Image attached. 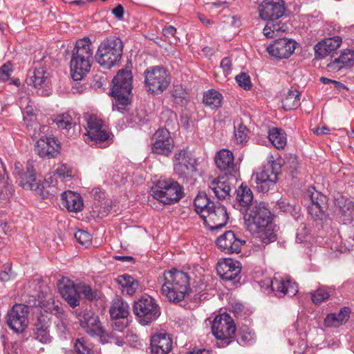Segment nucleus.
<instances>
[{"label":"nucleus","mask_w":354,"mask_h":354,"mask_svg":"<svg viewBox=\"0 0 354 354\" xmlns=\"http://www.w3.org/2000/svg\"><path fill=\"white\" fill-rule=\"evenodd\" d=\"M271 288L275 292L277 297H283L288 295L292 297L298 292V286L295 282H292L290 279H280L274 278L271 281Z\"/></svg>","instance_id":"26"},{"label":"nucleus","mask_w":354,"mask_h":354,"mask_svg":"<svg viewBox=\"0 0 354 354\" xmlns=\"http://www.w3.org/2000/svg\"><path fill=\"white\" fill-rule=\"evenodd\" d=\"M285 10L283 0H264L259 7V16L264 20H277L284 15Z\"/></svg>","instance_id":"17"},{"label":"nucleus","mask_w":354,"mask_h":354,"mask_svg":"<svg viewBox=\"0 0 354 354\" xmlns=\"http://www.w3.org/2000/svg\"><path fill=\"white\" fill-rule=\"evenodd\" d=\"M151 195L164 205H171L183 197L180 184L171 178L159 180L151 188Z\"/></svg>","instance_id":"6"},{"label":"nucleus","mask_w":354,"mask_h":354,"mask_svg":"<svg viewBox=\"0 0 354 354\" xmlns=\"http://www.w3.org/2000/svg\"><path fill=\"white\" fill-rule=\"evenodd\" d=\"M91 194L95 200L100 201L104 197V194L100 188H94L92 189Z\"/></svg>","instance_id":"61"},{"label":"nucleus","mask_w":354,"mask_h":354,"mask_svg":"<svg viewBox=\"0 0 354 354\" xmlns=\"http://www.w3.org/2000/svg\"><path fill=\"white\" fill-rule=\"evenodd\" d=\"M216 271L219 277L226 281H239L241 271V264L239 261L227 258L219 261Z\"/></svg>","instance_id":"16"},{"label":"nucleus","mask_w":354,"mask_h":354,"mask_svg":"<svg viewBox=\"0 0 354 354\" xmlns=\"http://www.w3.org/2000/svg\"><path fill=\"white\" fill-rule=\"evenodd\" d=\"M13 66L10 62H7L0 67V81L6 82L10 79L13 73Z\"/></svg>","instance_id":"50"},{"label":"nucleus","mask_w":354,"mask_h":354,"mask_svg":"<svg viewBox=\"0 0 354 354\" xmlns=\"http://www.w3.org/2000/svg\"><path fill=\"white\" fill-rule=\"evenodd\" d=\"M124 8L122 5H118L114 9L112 10V13L118 19H121L124 16Z\"/></svg>","instance_id":"58"},{"label":"nucleus","mask_w":354,"mask_h":354,"mask_svg":"<svg viewBox=\"0 0 354 354\" xmlns=\"http://www.w3.org/2000/svg\"><path fill=\"white\" fill-rule=\"evenodd\" d=\"M249 130L242 124H239L234 129V137L238 144H243L248 142Z\"/></svg>","instance_id":"44"},{"label":"nucleus","mask_w":354,"mask_h":354,"mask_svg":"<svg viewBox=\"0 0 354 354\" xmlns=\"http://www.w3.org/2000/svg\"><path fill=\"white\" fill-rule=\"evenodd\" d=\"M27 127L28 129L30 136H31L35 139L38 138V137L40 136V133L44 132L45 129H48L47 126H41L37 122H35L32 124L27 123Z\"/></svg>","instance_id":"51"},{"label":"nucleus","mask_w":354,"mask_h":354,"mask_svg":"<svg viewBox=\"0 0 354 354\" xmlns=\"http://www.w3.org/2000/svg\"><path fill=\"white\" fill-rule=\"evenodd\" d=\"M74 236L77 241L82 245L88 247L91 243V235L84 230H78L75 233Z\"/></svg>","instance_id":"46"},{"label":"nucleus","mask_w":354,"mask_h":354,"mask_svg":"<svg viewBox=\"0 0 354 354\" xmlns=\"http://www.w3.org/2000/svg\"><path fill=\"white\" fill-rule=\"evenodd\" d=\"M171 347L172 340L168 334L159 333L151 337V348L153 354H167Z\"/></svg>","instance_id":"28"},{"label":"nucleus","mask_w":354,"mask_h":354,"mask_svg":"<svg viewBox=\"0 0 354 354\" xmlns=\"http://www.w3.org/2000/svg\"><path fill=\"white\" fill-rule=\"evenodd\" d=\"M93 57V48L88 37L76 41L71 59V71L75 81L81 80L90 71Z\"/></svg>","instance_id":"2"},{"label":"nucleus","mask_w":354,"mask_h":354,"mask_svg":"<svg viewBox=\"0 0 354 354\" xmlns=\"http://www.w3.org/2000/svg\"><path fill=\"white\" fill-rule=\"evenodd\" d=\"M243 243L245 241L236 237L231 230L225 232L216 240L218 248L226 254L239 253Z\"/></svg>","instance_id":"22"},{"label":"nucleus","mask_w":354,"mask_h":354,"mask_svg":"<svg viewBox=\"0 0 354 354\" xmlns=\"http://www.w3.org/2000/svg\"><path fill=\"white\" fill-rule=\"evenodd\" d=\"M236 201L240 207V211H246L248 207L253 205V193L251 189L243 184H241L236 191Z\"/></svg>","instance_id":"32"},{"label":"nucleus","mask_w":354,"mask_h":354,"mask_svg":"<svg viewBox=\"0 0 354 354\" xmlns=\"http://www.w3.org/2000/svg\"><path fill=\"white\" fill-rule=\"evenodd\" d=\"M256 234H260L259 237L261 238L262 242L265 244H268L271 242H273L276 239V234L274 233L273 230L268 227L261 230Z\"/></svg>","instance_id":"49"},{"label":"nucleus","mask_w":354,"mask_h":354,"mask_svg":"<svg viewBox=\"0 0 354 354\" xmlns=\"http://www.w3.org/2000/svg\"><path fill=\"white\" fill-rule=\"evenodd\" d=\"M127 326V321L122 320L121 319H115L112 324L113 330L117 333H123Z\"/></svg>","instance_id":"55"},{"label":"nucleus","mask_w":354,"mask_h":354,"mask_svg":"<svg viewBox=\"0 0 354 354\" xmlns=\"http://www.w3.org/2000/svg\"><path fill=\"white\" fill-rule=\"evenodd\" d=\"M49 332V330H35V339L43 344L49 343L51 341Z\"/></svg>","instance_id":"53"},{"label":"nucleus","mask_w":354,"mask_h":354,"mask_svg":"<svg viewBox=\"0 0 354 354\" xmlns=\"http://www.w3.org/2000/svg\"><path fill=\"white\" fill-rule=\"evenodd\" d=\"M115 281L120 286L122 292L130 296L134 295L140 286L139 282L127 274L119 275Z\"/></svg>","instance_id":"33"},{"label":"nucleus","mask_w":354,"mask_h":354,"mask_svg":"<svg viewBox=\"0 0 354 354\" xmlns=\"http://www.w3.org/2000/svg\"><path fill=\"white\" fill-rule=\"evenodd\" d=\"M320 81L324 84H328L330 82L333 83L335 84V87H337V88L339 89L340 88L342 87H344V84L335 81V80H332L330 79H328L327 77H322L320 78Z\"/></svg>","instance_id":"59"},{"label":"nucleus","mask_w":354,"mask_h":354,"mask_svg":"<svg viewBox=\"0 0 354 354\" xmlns=\"http://www.w3.org/2000/svg\"><path fill=\"white\" fill-rule=\"evenodd\" d=\"M28 306L24 304H16L8 313L7 324L16 333H22L28 326Z\"/></svg>","instance_id":"13"},{"label":"nucleus","mask_w":354,"mask_h":354,"mask_svg":"<svg viewBox=\"0 0 354 354\" xmlns=\"http://www.w3.org/2000/svg\"><path fill=\"white\" fill-rule=\"evenodd\" d=\"M310 193V204L308 206V214L315 221L322 220L325 216V211L327 209V197L322 193L314 191H308Z\"/></svg>","instance_id":"21"},{"label":"nucleus","mask_w":354,"mask_h":354,"mask_svg":"<svg viewBox=\"0 0 354 354\" xmlns=\"http://www.w3.org/2000/svg\"><path fill=\"white\" fill-rule=\"evenodd\" d=\"M281 166V159L271 160L263 167L260 172L256 174V187L259 192H268L275 186Z\"/></svg>","instance_id":"9"},{"label":"nucleus","mask_w":354,"mask_h":354,"mask_svg":"<svg viewBox=\"0 0 354 354\" xmlns=\"http://www.w3.org/2000/svg\"><path fill=\"white\" fill-rule=\"evenodd\" d=\"M59 292L67 304L75 308L80 305L79 283L75 284L68 278L62 279L58 283Z\"/></svg>","instance_id":"18"},{"label":"nucleus","mask_w":354,"mask_h":354,"mask_svg":"<svg viewBox=\"0 0 354 354\" xmlns=\"http://www.w3.org/2000/svg\"><path fill=\"white\" fill-rule=\"evenodd\" d=\"M205 225L211 230H218L224 227L227 221L228 216L226 208L221 205L212 203L206 214L201 216Z\"/></svg>","instance_id":"14"},{"label":"nucleus","mask_w":354,"mask_h":354,"mask_svg":"<svg viewBox=\"0 0 354 354\" xmlns=\"http://www.w3.org/2000/svg\"><path fill=\"white\" fill-rule=\"evenodd\" d=\"M263 34L267 38H272L277 36V34L274 33V30L270 28L269 24H268L263 28Z\"/></svg>","instance_id":"60"},{"label":"nucleus","mask_w":354,"mask_h":354,"mask_svg":"<svg viewBox=\"0 0 354 354\" xmlns=\"http://www.w3.org/2000/svg\"><path fill=\"white\" fill-rule=\"evenodd\" d=\"M53 121L59 128L63 129H69L74 124L71 116L68 113L57 115Z\"/></svg>","instance_id":"42"},{"label":"nucleus","mask_w":354,"mask_h":354,"mask_svg":"<svg viewBox=\"0 0 354 354\" xmlns=\"http://www.w3.org/2000/svg\"><path fill=\"white\" fill-rule=\"evenodd\" d=\"M123 48V42L119 37L106 38L98 46L96 61L101 66L110 69L120 61Z\"/></svg>","instance_id":"4"},{"label":"nucleus","mask_w":354,"mask_h":354,"mask_svg":"<svg viewBox=\"0 0 354 354\" xmlns=\"http://www.w3.org/2000/svg\"><path fill=\"white\" fill-rule=\"evenodd\" d=\"M354 64V51L353 50H344L338 58H336L328 66L333 69H340L348 65Z\"/></svg>","instance_id":"36"},{"label":"nucleus","mask_w":354,"mask_h":354,"mask_svg":"<svg viewBox=\"0 0 354 354\" xmlns=\"http://www.w3.org/2000/svg\"><path fill=\"white\" fill-rule=\"evenodd\" d=\"M19 184L23 188L26 189L36 190L39 187V184L36 180L33 162L28 161L26 164V172H18Z\"/></svg>","instance_id":"29"},{"label":"nucleus","mask_w":354,"mask_h":354,"mask_svg":"<svg viewBox=\"0 0 354 354\" xmlns=\"http://www.w3.org/2000/svg\"><path fill=\"white\" fill-rule=\"evenodd\" d=\"M214 159L217 168L226 176H232L235 171L234 157L231 151L226 149H221L216 153Z\"/></svg>","instance_id":"25"},{"label":"nucleus","mask_w":354,"mask_h":354,"mask_svg":"<svg viewBox=\"0 0 354 354\" xmlns=\"http://www.w3.org/2000/svg\"><path fill=\"white\" fill-rule=\"evenodd\" d=\"M152 151L157 154L168 156L174 149L173 140L167 128H159L152 137Z\"/></svg>","instance_id":"15"},{"label":"nucleus","mask_w":354,"mask_h":354,"mask_svg":"<svg viewBox=\"0 0 354 354\" xmlns=\"http://www.w3.org/2000/svg\"><path fill=\"white\" fill-rule=\"evenodd\" d=\"M79 320L81 327L91 337H104V329L102 326L99 317L87 308L76 309L73 311Z\"/></svg>","instance_id":"12"},{"label":"nucleus","mask_w":354,"mask_h":354,"mask_svg":"<svg viewBox=\"0 0 354 354\" xmlns=\"http://www.w3.org/2000/svg\"><path fill=\"white\" fill-rule=\"evenodd\" d=\"M55 174L61 178H68L73 176V170L66 165H62L55 170Z\"/></svg>","instance_id":"54"},{"label":"nucleus","mask_w":354,"mask_h":354,"mask_svg":"<svg viewBox=\"0 0 354 354\" xmlns=\"http://www.w3.org/2000/svg\"><path fill=\"white\" fill-rule=\"evenodd\" d=\"M75 351L80 354H90L91 350L86 345V339L84 337L79 338L75 344Z\"/></svg>","instance_id":"52"},{"label":"nucleus","mask_w":354,"mask_h":354,"mask_svg":"<svg viewBox=\"0 0 354 354\" xmlns=\"http://www.w3.org/2000/svg\"><path fill=\"white\" fill-rule=\"evenodd\" d=\"M26 83L37 89V92L41 91L40 94L41 95H46L41 89L48 86L50 83V74L43 67L36 68L33 71H28Z\"/></svg>","instance_id":"23"},{"label":"nucleus","mask_w":354,"mask_h":354,"mask_svg":"<svg viewBox=\"0 0 354 354\" xmlns=\"http://www.w3.org/2000/svg\"><path fill=\"white\" fill-rule=\"evenodd\" d=\"M35 330H49L51 326V317L48 315L41 314L35 324Z\"/></svg>","instance_id":"45"},{"label":"nucleus","mask_w":354,"mask_h":354,"mask_svg":"<svg viewBox=\"0 0 354 354\" xmlns=\"http://www.w3.org/2000/svg\"><path fill=\"white\" fill-rule=\"evenodd\" d=\"M297 43L286 37L279 38L267 47L268 53L277 59H287L295 51Z\"/></svg>","instance_id":"19"},{"label":"nucleus","mask_w":354,"mask_h":354,"mask_svg":"<svg viewBox=\"0 0 354 354\" xmlns=\"http://www.w3.org/2000/svg\"><path fill=\"white\" fill-rule=\"evenodd\" d=\"M62 205L68 211L77 212L83 208V201L81 196L72 191H66L62 194Z\"/></svg>","instance_id":"30"},{"label":"nucleus","mask_w":354,"mask_h":354,"mask_svg":"<svg viewBox=\"0 0 354 354\" xmlns=\"http://www.w3.org/2000/svg\"><path fill=\"white\" fill-rule=\"evenodd\" d=\"M342 38L339 36L327 38L315 46V57L317 59H323L337 49L342 44Z\"/></svg>","instance_id":"27"},{"label":"nucleus","mask_w":354,"mask_h":354,"mask_svg":"<svg viewBox=\"0 0 354 354\" xmlns=\"http://www.w3.org/2000/svg\"><path fill=\"white\" fill-rule=\"evenodd\" d=\"M223 95L214 89H210L205 93L203 102L212 109H217L221 106Z\"/></svg>","instance_id":"38"},{"label":"nucleus","mask_w":354,"mask_h":354,"mask_svg":"<svg viewBox=\"0 0 354 354\" xmlns=\"http://www.w3.org/2000/svg\"><path fill=\"white\" fill-rule=\"evenodd\" d=\"M252 337L250 333L244 334L241 336L240 339L238 340V342L239 344L249 343L252 340Z\"/></svg>","instance_id":"63"},{"label":"nucleus","mask_w":354,"mask_h":354,"mask_svg":"<svg viewBox=\"0 0 354 354\" xmlns=\"http://www.w3.org/2000/svg\"><path fill=\"white\" fill-rule=\"evenodd\" d=\"M176 32V29L173 26H168L162 29V33L167 37H174Z\"/></svg>","instance_id":"57"},{"label":"nucleus","mask_w":354,"mask_h":354,"mask_svg":"<svg viewBox=\"0 0 354 354\" xmlns=\"http://www.w3.org/2000/svg\"><path fill=\"white\" fill-rule=\"evenodd\" d=\"M236 82L239 86L245 90H250L252 87L250 77L245 73H241L235 77Z\"/></svg>","instance_id":"48"},{"label":"nucleus","mask_w":354,"mask_h":354,"mask_svg":"<svg viewBox=\"0 0 354 354\" xmlns=\"http://www.w3.org/2000/svg\"><path fill=\"white\" fill-rule=\"evenodd\" d=\"M243 218L245 227L252 234L268 227L272 221L271 213L264 203L248 207Z\"/></svg>","instance_id":"5"},{"label":"nucleus","mask_w":354,"mask_h":354,"mask_svg":"<svg viewBox=\"0 0 354 354\" xmlns=\"http://www.w3.org/2000/svg\"><path fill=\"white\" fill-rule=\"evenodd\" d=\"M221 67L225 76L230 74L232 70V61L229 57H224L221 62Z\"/></svg>","instance_id":"56"},{"label":"nucleus","mask_w":354,"mask_h":354,"mask_svg":"<svg viewBox=\"0 0 354 354\" xmlns=\"http://www.w3.org/2000/svg\"><path fill=\"white\" fill-rule=\"evenodd\" d=\"M209 188L219 200L226 198L230 195L231 187L226 177L218 176L209 183Z\"/></svg>","instance_id":"31"},{"label":"nucleus","mask_w":354,"mask_h":354,"mask_svg":"<svg viewBox=\"0 0 354 354\" xmlns=\"http://www.w3.org/2000/svg\"><path fill=\"white\" fill-rule=\"evenodd\" d=\"M133 76L131 70L121 69L112 80L111 94L115 100L113 106L122 110L131 102Z\"/></svg>","instance_id":"3"},{"label":"nucleus","mask_w":354,"mask_h":354,"mask_svg":"<svg viewBox=\"0 0 354 354\" xmlns=\"http://www.w3.org/2000/svg\"><path fill=\"white\" fill-rule=\"evenodd\" d=\"M329 288L326 287H320L316 290L311 292V300L313 304L317 305L328 299L330 295Z\"/></svg>","instance_id":"41"},{"label":"nucleus","mask_w":354,"mask_h":354,"mask_svg":"<svg viewBox=\"0 0 354 354\" xmlns=\"http://www.w3.org/2000/svg\"><path fill=\"white\" fill-rule=\"evenodd\" d=\"M133 310L139 323L144 326L151 324L160 315V310L156 300L147 295L134 302Z\"/></svg>","instance_id":"7"},{"label":"nucleus","mask_w":354,"mask_h":354,"mask_svg":"<svg viewBox=\"0 0 354 354\" xmlns=\"http://www.w3.org/2000/svg\"><path fill=\"white\" fill-rule=\"evenodd\" d=\"M110 315L114 319L127 317L129 315L128 304L121 299L115 300L110 308Z\"/></svg>","instance_id":"37"},{"label":"nucleus","mask_w":354,"mask_h":354,"mask_svg":"<svg viewBox=\"0 0 354 354\" xmlns=\"http://www.w3.org/2000/svg\"><path fill=\"white\" fill-rule=\"evenodd\" d=\"M86 120V135L88 138L95 141L97 144H100L108 140L109 134L101 119L94 115H91L87 118Z\"/></svg>","instance_id":"20"},{"label":"nucleus","mask_w":354,"mask_h":354,"mask_svg":"<svg viewBox=\"0 0 354 354\" xmlns=\"http://www.w3.org/2000/svg\"><path fill=\"white\" fill-rule=\"evenodd\" d=\"M59 145L54 138H39L37 141L35 151L42 158H55L59 153Z\"/></svg>","instance_id":"24"},{"label":"nucleus","mask_w":354,"mask_h":354,"mask_svg":"<svg viewBox=\"0 0 354 354\" xmlns=\"http://www.w3.org/2000/svg\"><path fill=\"white\" fill-rule=\"evenodd\" d=\"M79 292L80 295L82 294L88 300H93L97 297V292L85 283H79Z\"/></svg>","instance_id":"47"},{"label":"nucleus","mask_w":354,"mask_h":354,"mask_svg":"<svg viewBox=\"0 0 354 354\" xmlns=\"http://www.w3.org/2000/svg\"><path fill=\"white\" fill-rule=\"evenodd\" d=\"M144 75L145 87L151 93L160 94L170 84L169 75L163 66L149 67L145 71Z\"/></svg>","instance_id":"8"},{"label":"nucleus","mask_w":354,"mask_h":354,"mask_svg":"<svg viewBox=\"0 0 354 354\" xmlns=\"http://www.w3.org/2000/svg\"><path fill=\"white\" fill-rule=\"evenodd\" d=\"M268 139L273 146L278 149H283L287 143L285 131L277 127L270 129L268 131Z\"/></svg>","instance_id":"35"},{"label":"nucleus","mask_w":354,"mask_h":354,"mask_svg":"<svg viewBox=\"0 0 354 354\" xmlns=\"http://www.w3.org/2000/svg\"><path fill=\"white\" fill-rule=\"evenodd\" d=\"M214 202L211 201L204 193H199L195 198L194 204L195 210L201 217L208 212Z\"/></svg>","instance_id":"39"},{"label":"nucleus","mask_w":354,"mask_h":354,"mask_svg":"<svg viewBox=\"0 0 354 354\" xmlns=\"http://www.w3.org/2000/svg\"><path fill=\"white\" fill-rule=\"evenodd\" d=\"M314 133L317 135H322V134H328L330 133V129L324 126L322 127H317L313 130Z\"/></svg>","instance_id":"62"},{"label":"nucleus","mask_w":354,"mask_h":354,"mask_svg":"<svg viewBox=\"0 0 354 354\" xmlns=\"http://www.w3.org/2000/svg\"><path fill=\"white\" fill-rule=\"evenodd\" d=\"M350 309L348 307L342 308L339 313H331L324 319V324L327 327H337L346 322L349 318Z\"/></svg>","instance_id":"34"},{"label":"nucleus","mask_w":354,"mask_h":354,"mask_svg":"<svg viewBox=\"0 0 354 354\" xmlns=\"http://www.w3.org/2000/svg\"><path fill=\"white\" fill-rule=\"evenodd\" d=\"M34 113H33V109L31 106H26V109H24V120L26 122H28V118L27 117L28 116H33Z\"/></svg>","instance_id":"64"},{"label":"nucleus","mask_w":354,"mask_h":354,"mask_svg":"<svg viewBox=\"0 0 354 354\" xmlns=\"http://www.w3.org/2000/svg\"><path fill=\"white\" fill-rule=\"evenodd\" d=\"M104 337L101 339L102 343H113L118 346H122L124 344L123 336H119L118 333L112 329L111 332L106 333L104 331Z\"/></svg>","instance_id":"43"},{"label":"nucleus","mask_w":354,"mask_h":354,"mask_svg":"<svg viewBox=\"0 0 354 354\" xmlns=\"http://www.w3.org/2000/svg\"><path fill=\"white\" fill-rule=\"evenodd\" d=\"M212 334L223 344L227 346L234 339L236 326L232 318L226 313L216 315L212 324Z\"/></svg>","instance_id":"11"},{"label":"nucleus","mask_w":354,"mask_h":354,"mask_svg":"<svg viewBox=\"0 0 354 354\" xmlns=\"http://www.w3.org/2000/svg\"><path fill=\"white\" fill-rule=\"evenodd\" d=\"M174 170L179 178L188 181L196 173V160L187 150L181 149L175 153Z\"/></svg>","instance_id":"10"},{"label":"nucleus","mask_w":354,"mask_h":354,"mask_svg":"<svg viewBox=\"0 0 354 354\" xmlns=\"http://www.w3.org/2000/svg\"><path fill=\"white\" fill-rule=\"evenodd\" d=\"M161 292L169 301L175 303L183 301L189 288V277L187 273L173 268L165 270L158 278Z\"/></svg>","instance_id":"1"},{"label":"nucleus","mask_w":354,"mask_h":354,"mask_svg":"<svg viewBox=\"0 0 354 354\" xmlns=\"http://www.w3.org/2000/svg\"><path fill=\"white\" fill-rule=\"evenodd\" d=\"M301 93L297 89H290L282 101L283 107L286 110H294L300 105Z\"/></svg>","instance_id":"40"}]
</instances>
